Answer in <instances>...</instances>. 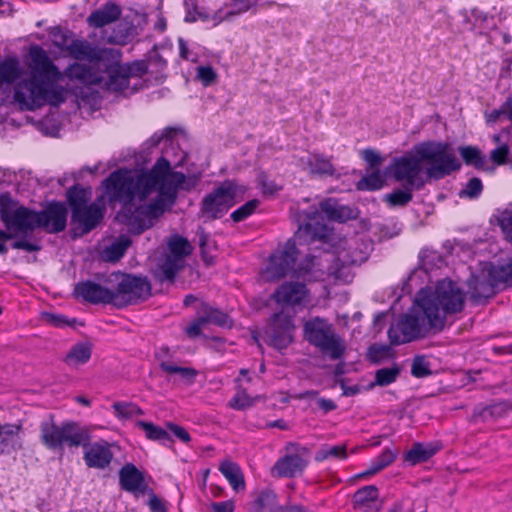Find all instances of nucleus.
Returning <instances> with one entry per match:
<instances>
[{
	"label": "nucleus",
	"mask_w": 512,
	"mask_h": 512,
	"mask_svg": "<svg viewBox=\"0 0 512 512\" xmlns=\"http://www.w3.org/2000/svg\"><path fill=\"white\" fill-rule=\"evenodd\" d=\"M429 162L426 174L433 179H441L461 168V163L450 152V144L440 141H423L413 146L412 153L393 158L388 167L397 182H405L415 190H421L425 181L421 177L422 163Z\"/></svg>",
	"instance_id": "obj_1"
},
{
	"label": "nucleus",
	"mask_w": 512,
	"mask_h": 512,
	"mask_svg": "<svg viewBox=\"0 0 512 512\" xmlns=\"http://www.w3.org/2000/svg\"><path fill=\"white\" fill-rule=\"evenodd\" d=\"M170 168L171 163L165 157H160L145 172L133 173L128 169L113 171L103 181V186L110 202H119L122 206L131 204L136 198L143 202L156 191L157 184Z\"/></svg>",
	"instance_id": "obj_2"
},
{
	"label": "nucleus",
	"mask_w": 512,
	"mask_h": 512,
	"mask_svg": "<svg viewBox=\"0 0 512 512\" xmlns=\"http://www.w3.org/2000/svg\"><path fill=\"white\" fill-rule=\"evenodd\" d=\"M464 303L465 293L450 279L439 281L434 288L421 289L415 297V304L427 319L429 328L436 331H442L446 316L461 312Z\"/></svg>",
	"instance_id": "obj_3"
},
{
	"label": "nucleus",
	"mask_w": 512,
	"mask_h": 512,
	"mask_svg": "<svg viewBox=\"0 0 512 512\" xmlns=\"http://www.w3.org/2000/svg\"><path fill=\"white\" fill-rule=\"evenodd\" d=\"M40 441L49 450L62 451L69 448L87 447L91 441V430L75 421L57 424L54 416L40 424Z\"/></svg>",
	"instance_id": "obj_4"
},
{
	"label": "nucleus",
	"mask_w": 512,
	"mask_h": 512,
	"mask_svg": "<svg viewBox=\"0 0 512 512\" xmlns=\"http://www.w3.org/2000/svg\"><path fill=\"white\" fill-rule=\"evenodd\" d=\"M57 81L30 76L18 82L14 88V99L28 110H34L49 103L59 106L66 101V90L56 85Z\"/></svg>",
	"instance_id": "obj_5"
},
{
	"label": "nucleus",
	"mask_w": 512,
	"mask_h": 512,
	"mask_svg": "<svg viewBox=\"0 0 512 512\" xmlns=\"http://www.w3.org/2000/svg\"><path fill=\"white\" fill-rule=\"evenodd\" d=\"M193 252V246L187 238L178 234L171 235L167 240V253L153 272L155 279L161 283H174L176 275L186 266V257Z\"/></svg>",
	"instance_id": "obj_6"
},
{
	"label": "nucleus",
	"mask_w": 512,
	"mask_h": 512,
	"mask_svg": "<svg viewBox=\"0 0 512 512\" xmlns=\"http://www.w3.org/2000/svg\"><path fill=\"white\" fill-rule=\"evenodd\" d=\"M304 338L332 360L343 357L346 346L326 319L314 317L304 324Z\"/></svg>",
	"instance_id": "obj_7"
},
{
	"label": "nucleus",
	"mask_w": 512,
	"mask_h": 512,
	"mask_svg": "<svg viewBox=\"0 0 512 512\" xmlns=\"http://www.w3.org/2000/svg\"><path fill=\"white\" fill-rule=\"evenodd\" d=\"M0 219L13 238L38 228L37 211L18 205L9 194L0 196Z\"/></svg>",
	"instance_id": "obj_8"
},
{
	"label": "nucleus",
	"mask_w": 512,
	"mask_h": 512,
	"mask_svg": "<svg viewBox=\"0 0 512 512\" xmlns=\"http://www.w3.org/2000/svg\"><path fill=\"white\" fill-rule=\"evenodd\" d=\"M184 181L185 175L182 172L172 171L170 168L169 172L164 174L163 179L157 184L158 196L150 203L140 205L142 214L146 221L151 223V227L175 203L177 190Z\"/></svg>",
	"instance_id": "obj_9"
},
{
	"label": "nucleus",
	"mask_w": 512,
	"mask_h": 512,
	"mask_svg": "<svg viewBox=\"0 0 512 512\" xmlns=\"http://www.w3.org/2000/svg\"><path fill=\"white\" fill-rule=\"evenodd\" d=\"M428 330L427 319L414 303L409 312L400 315L390 326L387 334L390 344L395 346L424 337Z\"/></svg>",
	"instance_id": "obj_10"
},
{
	"label": "nucleus",
	"mask_w": 512,
	"mask_h": 512,
	"mask_svg": "<svg viewBox=\"0 0 512 512\" xmlns=\"http://www.w3.org/2000/svg\"><path fill=\"white\" fill-rule=\"evenodd\" d=\"M237 193L238 185L235 181H223L203 197L200 203V216L207 220L222 218L236 204Z\"/></svg>",
	"instance_id": "obj_11"
},
{
	"label": "nucleus",
	"mask_w": 512,
	"mask_h": 512,
	"mask_svg": "<svg viewBox=\"0 0 512 512\" xmlns=\"http://www.w3.org/2000/svg\"><path fill=\"white\" fill-rule=\"evenodd\" d=\"M112 294L113 305L124 308L147 300L151 295V285L146 277L124 274Z\"/></svg>",
	"instance_id": "obj_12"
},
{
	"label": "nucleus",
	"mask_w": 512,
	"mask_h": 512,
	"mask_svg": "<svg viewBox=\"0 0 512 512\" xmlns=\"http://www.w3.org/2000/svg\"><path fill=\"white\" fill-rule=\"evenodd\" d=\"M105 207L96 201L85 205L71 213V237L73 239L82 237L95 229L104 218Z\"/></svg>",
	"instance_id": "obj_13"
},
{
	"label": "nucleus",
	"mask_w": 512,
	"mask_h": 512,
	"mask_svg": "<svg viewBox=\"0 0 512 512\" xmlns=\"http://www.w3.org/2000/svg\"><path fill=\"white\" fill-rule=\"evenodd\" d=\"M295 241L289 239L282 250L270 255L269 265L265 274L268 281H276L285 277L293 268L298 257Z\"/></svg>",
	"instance_id": "obj_14"
},
{
	"label": "nucleus",
	"mask_w": 512,
	"mask_h": 512,
	"mask_svg": "<svg viewBox=\"0 0 512 512\" xmlns=\"http://www.w3.org/2000/svg\"><path fill=\"white\" fill-rule=\"evenodd\" d=\"M293 317L283 310L272 315L265 331L269 344L278 350L287 348L293 341Z\"/></svg>",
	"instance_id": "obj_15"
},
{
	"label": "nucleus",
	"mask_w": 512,
	"mask_h": 512,
	"mask_svg": "<svg viewBox=\"0 0 512 512\" xmlns=\"http://www.w3.org/2000/svg\"><path fill=\"white\" fill-rule=\"evenodd\" d=\"M307 222L301 224L295 234L296 238L305 244H312L315 241L326 243L331 235L329 227L320 221L321 215L314 210L306 215Z\"/></svg>",
	"instance_id": "obj_16"
},
{
	"label": "nucleus",
	"mask_w": 512,
	"mask_h": 512,
	"mask_svg": "<svg viewBox=\"0 0 512 512\" xmlns=\"http://www.w3.org/2000/svg\"><path fill=\"white\" fill-rule=\"evenodd\" d=\"M67 208L61 202H52L45 209L37 212L38 228L50 234L65 230L67 225Z\"/></svg>",
	"instance_id": "obj_17"
},
{
	"label": "nucleus",
	"mask_w": 512,
	"mask_h": 512,
	"mask_svg": "<svg viewBox=\"0 0 512 512\" xmlns=\"http://www.w3.org/2000/svg\"><path fill=\"white\" fill-rule=\"evenodd\" d=\"M468 299L473 305H483L496 294L495 282L490 280L488 273L472 274L467 280Z\"/></svg>",
	"instance_id": "obj_18"
},
{
	"label": "nucleus",
	"mask_w": 512,
	"mask_h": 512,
	"mask_svg": "<svg viewBox=\"0 0 512 512\" xmlns=\"http://www.w3.org/2000/svg\"><path fill=\"white\" fill-rule=\"evenodd\" d=\"M119 484L122 490L133 494H152V488L145 481L141 472L133 463H126L119 471Z\"/></svg>",
	"instance_id": "obj_19"
},
{
	"label": "nucleus",
	"mask_w": 512,
	"mask_h": 512,
	"mask_svg": "<svg viewBox=\"0 0 512 512\" xmlns=\"http://www.w3.org/2000/svg\"><path fill=\"white\" fill-rule=\"evenodd\" d=\"M30 57L32 61V77L44 78L58 81L61 73L57 66L49 58L47 52L40 46L35 45L30 49Z\"/></svg>",
	"instance_id": "obj_20"
},
{
	"label": "nucleus",
	"mask_w": 512,
	"mask_h": 512,
	"mask_svg": "<svg viewBox=\"0 0 512 512\" xmlns=\"http://www.w3.org/2000/svg\"><path fill=\"white\" fill-rule=\"evenodd\" d=\"M276 303L284 306H298L308 301V290L304 283L284 282L273 293Z\"/></svg>",
	"instance_id": "obj_21"
},
{
	"label": "nucleus",
	"mask_w": 512,
	"mask_h": 512,
	"mask_svg": "<svg viewBox=\"0 0 512 512\" xmlns=\"http://www.w3.org/2000/svg\"><path fill=\"white\" fill-rule=\"evenodd\" d=\"M116 220L125 225L132 234L139 235L151 228V223L146 221L142 214L141 206H135L134 202L122 206L116 214Z\"/></svg>",
	"instance_id": "obj_22"
},
{
	"label": "nucleus",
	"mask_w": 512,
	"mask_h": 512,
	"mask_svg": "<svg viewBox=\"0 0 512 512\" xmlns=\"http://www.w3.org/2000/svg\"><path fill=\"white\" fill-rule=\"evenodd\" d=\"M74 293L92 304H113L112 290L90 280L76 284Z\"/></svg>",
	"instance_id": "obj_23"
},
{
	"label": "nucleus",
	"mask_w": 512,
	"mask_h": 512,
	"mask_svg": "<svg viewBox=\"0 0 512 512\" xmlns=\"http://www.w3.org/2000/svg\"><path fill=\"white\" fill-rule=\"evenodd\" d=\"M84 461L90 468L105 469L113 459V453L106 441L95 442L84 447Z\"/></svg>",
	"instance_id": "obj_24"
},
{
	"label": "nucleus",
	"mask_w": 512,
	"mask_h": 512,
	"mask_svg": "<svg viewBox=\"0 0 512 512\" xmlns=\"http://www.w3.org/2000/svg\"><path fill=\"white\" fill-rule=\"evenodd\" d=\"M308 462L298 454H289L277 460L272 474L277 477L293 478L303 472Z\"/></svg>",
	"instance_id": "obj_25"
},
{
	"label": "nucleus",
	"mask_w": 512,
	"mask_h": 512,
	"mask_svg": "<svg viewBox=\"0 0 512 512\" xmlns=\"http://www.w3.org/2000/svg\"><path fill=\"white\" fill-rule=\"evenodd\" d=\"M379 491L375 485H367L359 488L353 495V508L361 512H379Z\"/></svg>",
	"instance_id": "obj_26"
},
{
	"label": "nucleus",
	"mask_w": 512,
	"mask_h": 512,
	"mask_svg": "<svg viewBox=\"0 0 512 512\" xmlns=\"http://www.w3.org/2000/svg\"><path fill=\"white\" fill-rule=\"evenodd\" d=\"M121 16V8L115 2L109 1L100 8L92 11L87 17V24L91 28H102L114 23Z\"/></svg>",
	"instance_id": "obj_27"
},
{
	"label": "nucleus",
	"mask_w": 512,
	"mask_h": 512,
	"mask_svg": "<svg viewBox=\"0 0 512 512\" xmlns=\"http://www.w3.org/2000/svg\"><path fill=\"white\" fill-rule=\"evenodd\" d=\"M512 410V403L509 401L494 402L489 405H477L474 407L471 421L474 423L487 422L505 416Z\"/></svg>",
	"instance_id": "obj_28"
},
{
	"label": "nucleus",
	"mask_w": 512,
	"mask_h": 512,
	"mask_svg": "<svg viewBox=\"0 0 512 512\" xmlns=\"http://www.w3.org/2000/svg\"><path fill=\"white\" fill-rule=\"evenodd\" d=\"M107 77H99L102 79L103 87L109 91L121 92L130 85V80L124 72L121 63H112L106 69Z\"/></svg>",
	"instance_id": "obj_29"
},
{
	"label": "nucleus",
	"mask_w": 512,
	"mask_h": 512,
	"mask_svg": "<svg viewBox=\"0 0 512 512\" xmlns=\"http://www.w3.org/2000/svg\"><path fill=\"white\" fill-rule=\"evenodd\" d=\"M320 209L328 219L334 221L345 222L357 217L354 209L349 206L341 205L332 198L321 201Z\"/></svg>",
	"instance_id": "obj_30"
},
{
	"label": "nucleus",
	"mask_w": 512,
	"mask_h": 512,
	"mask_svg": "<svg viewBox=\"0 0 512 512\" xmlns=\"http://www.w3.org/2000/svg\"><path fill=\"white\" fill-rule=\"evenodd\" d=\"M21 431V424L0 423V454H9L16 450Z\"/></svg>",
	"instance_id": "obj_31"
},
{
	"label": "nucleus",
	"mask_w": 512,
	"mask_h": 512,
	"mask_svg": "<svg viewBox=\"0 0 512 512\" xmlns=\"http://www.w3.org/2000/svg\"><path fill=\"white\" fill-rule=\"evenodd\" d=\"M278 506V497L270 489H264L254 495L249 505V512H274Z\"/></svg>",
	"instance_id": "obj_32"
},
{
	"label": "nucleus",
	"mask_w": 512,
	"mask_h": 512,
	"mask_svg": "<svg viewBox=\"0 0 512 512\" xmlns=\"http://www.w3.org/2000/svg\"><path fill=\"white\" fill-rule=\"evenodd\" d=\"M92 355V347L90 343L80 342L73 345L63 361L70 367H78L87 363Z\"/></svg>",
	"instance_id": "obj_33"
},
{
	"label": "nucleus",
	"mask_w": 512,
	"mask_h": 512,
	"mask_svg": "<svg viewBox=\"0 0 512 512\" xmlns=\"http://www.w3.org/2000/svg\"><path fill=\"white\" fill-rule=\"evenodd\" d=\"M137 35V28L132 22L121 21L108 37V42L116 45H126L133 41Z\"/></svg>",
	"instance_id": "obj_34"
},
{
	"label": "nucleus",
	"mask_w": 512,
	"mask_h": 512,
	"mask_svg": "<svg viewBox=\"0 0 512 512\" xmlns=\"http://www.w3.org/2000/svg\"><path fill=\"white\" fill-rule=\"evenodd\" d=\"M220 472L228 480L234 491L238 492L245 489V480L238 464L226 460L220 464Z\"/></svg>",
	"instance_id": "obj_35"
},
{
	"label": "nucleus",
	"mask_w": 512,
	"mask_h": 512,
	"mask_svg": "<svg viewBox=\"0 0 512 512\" xmlns=\"http://www.w3.org/2000/svg\"><path fill=\"white\" fill-rule=\"evenodd\" d=\"M486 271L496 287L501 284L512 285V258L502 264L490 263Z\"/></svg>",
	"instance_id": "obj_36"
},
{
	"label": "nucleus",
	"mask_w": 512,
	"mask_h": 512,
	"mask_svg": "<svg viewBox=\"0 0 512 512\" xmlns=\"http://www.w3.org/2000/svg\"><path fill=\"white\" fill-rule=\"evenodd\" d=\"M66 75L69 79H76L84 84H100V79L91 69V67L74 63L66 69Z\"/></svg>",
	"instance_id": "obj_37"
},
{
	"label": "nucleus",
	"mask_w": 512,
	"mask_h": 512,
	"mask_svg": "<svg viewBox=\"0 0 512 512\" xmlns=\"http://www.w3.org/2000/svg\"><path fill=\"white\" fill-rule=\"evenodd\" d=\"M67 53L77 60H94L98 59V53L92 45L86 40L73 39L70 41Z\"/></svg>",
	"instance_id": "obj_38"
},
{
	"label": "nucleus",
	"mask_w": 512,
	"mask_h": 512,
	"mask_svg": "<svg viewBox=\"0 0 512 512\" xmlns=\"http://www.w3.org/2000/svg\"><path fill=\"white\" fill-rule=\"evenodd\" d=\"M438 449L431 445H424L422 443H415L412 448L407 452L405 460L412 465H416L427 461L436 454Z\"/></svg>",
	"instance_id": "obj_39"
},
{
	"label": "nucleus",
	"mask_w": 512,
	"mask_h": 512,
	"mask_svg": "<svg viewBox=\"0 0 512 512\" xmlns=\"http://www.w3.org/2000/svg\"><path fill=\"white\" fill-rule=\"evenodd\" d=\"M136 426L144 430L146 437L150 440L159 441L165 446H169L173 442L165 429L151 422L139 420L136 422Z\"/></svg>",
	"instance_id": "obj_40"
},
{
	"label": "nucleus",
	"mask_w": 512,
	"mask_h": 512,
	"mask_svg": "<svg viewBox=\"0 0 512 512\" xmlns=\"http://www.w3.org/2000/svg\"><path fill=\"white\" fill-rule=\"evenodd\" d=\"M385 184V177L379 169L366 173L357 183L356 188L359 191H376Z\"/></svg>",
	"instance_id": "obj_41"
},
{
	"label": "nucleus",
	"mask_w": 512,
	"mask_h": 512,
	"mask_svg": "<svg viewBox=\"0 0 512 512\" xmlns=\"http://www.w3.org/2000/svg\"><path fill=\"white\" fill-rule=\"evenodd\" d=\"M308 166L311 174L321 176H333L335 168L329 159L320 154H313L308 160Z\"/></svg>",
	"instance_id": "obj_42"
},
{
	"label": "nucleus",
	"mask_w": 512,
	"mask_h": 512,
	"mask_svg": "<svg viewBox=\"0 0 512 512\" xmlns=\"http://www.w3.org/2000/svg\"><path fill=\"white\" fill-rule=\"evenodd\" d=\"M131 245V240L126 236L119 237L110 246L106 247L103 253L106 261L115 262L121 259L127 248Z\"/></svg>",
	"instance_id": "obj_43"
},
{
	"label": "nucleus",
	"mask_w": 512,
	"mask_h": 512,
	"mask_svg": "<svg viewBox=\"0 0 512 512\" xmlns=\"http://www.w3.org/2000/svg\"><path fill=\"white\" fill-rule=\"evenodd\" d=\"M413 190L415 187L405 184L403 189H395L387 194L385 200L392 207L406 206L413 199Z\"/></svg>",
	"instance_id": "obj_44"
},
{
	"label": "nucleus",
	"mask_w": 512,
	"mask_h": 512,
	"mask_svg": "<svg viewBox=\"0 0 512 512\" xmlns=\"http://www.w3.org/2000/svg\"><path fill=\"white\" fill-rule=\"evenodd\" d=\"M459 153L466 165L474 166L476 169H483L486 163L485 156L474 146L459 147Z\"/></svg>",
	"instance_id": "obj_45"
},
{
	"label": "nucleus",
	"mask_w": 512,
	"mask_h": 512,
	"mask_svg": "<svg viewBox=\"0 0 512 512\" xmlns=\"http://www.w3.org/2000/svg\"><path fill=\"white\" fill-rule=\"evenodd\" d=\"M19 76L20 69L16 59H6L0 63V84H12Z\"/></svg>",
	"instance_id": "obj_46"
},
{
	"label": "nucleus",
	"mask_w": 512,
	"mask_h": 512,
	"mask_svg": "<svg viewBox=\"0 0 512 512\" xmlns=\"http://www.w3.org/2000/svg\"><path fill=\"white\" fill-rule=\"evenodd\" d=\"M318 258L314 255H307L305 260L293 270V277L310 279V275L316 271H322Z\"/></svg>",
	"instance_id": "obj_47"
},
{
	"label": "nucleus",
	"mask_w": 512,
	"mask_h": 512,
	"mask_svg": "<svg viewBox=\"0 0 512 512\" xmlns=\"http://www.w3.org/2000/svg\"><path fill=\"white\" fill-rule=\"evenodd\" d=\"M160 369L170 375H179L188 384H192L198 374L194 368L181 367L164 361L160 363Z\"/></svg>",
	"instance_id": "obj_48"
},
{
	"label": "nucleus",
	"mask_w": 512,
	"mask_h": 512,
	"mask_svg": "<svg viewBox=\"0 0 512 512\" xmlns=\"http://www.w3.org/2000/svg\"><path fill=\"white\" fill-rule=\"evenodd\" d=\"M348 457L346 445H323L315 454V461L321 462L328 458L346 459Z\"/></svg>",
	"instance_id": "obj_49"
},
{
	"label": "nucleus",
	"mask_w": 512,
	"mask_h": 512,
	"mask_svg": "<svg viewBox=\"0 0 512 512\" xmlns=\"http://www.w3.org/2000/svg\"><path fill=\"white\" fill-rule=\"evenodd\" d=\"M202 321L205 322V324L213 323L220 327H230L231 321L229 319V316L222 312L219 309L209 307L207 306L204 309V314L201 316Z\"/></svg>",
	"instance_id": "obj_50"
},
{
	"label": "nucleus",
	"mask_w": 512,
	"mask_h": 512,
	"mask_svg": "<svg viewBox=\"0 0 512 512\" xmlns=\"http://www.w3.org/2000/svg\"><path fill=\"white\" fill-rule=\"evenodd\" d=\"M393 355V350L389 345L372 344L367 351V359L374 364H380Z\"/></svg>",
	"instance_id": "obj_51"
},
{
	"label": "nucleus",
	"mask_w": 512,
	"mask_h": 512,
	"mask_svg": "<svg viewBox=\"0 0 512 512\" xmlns=\"http://www.w3.org/2000/svg\"><path fill=\"white\" fill-rule=\"evenodd\" d=\"M112 408L120 419H130L134 416L143 415L144 411L132 402H114Z\"/></svg>",
	"instance_id": "obj_52"
},
{
	"label": "nucleus",
	"mask_w": 512,
	"mask_h": 512,
	"mask_svg": "<svg viewBox=\"0 0 512 512\" xmlns=\"http://www.w3.org/2000/svg\"><path fill=\"white\" fill-rule=\"evenodd\" d=\"M400 371V368L396 364L390 368L379 369L375 373L374 384L382 387L388 386L396 381Z\"/></svg>",
	"instance_id": "obj_53"
},
{
	"label": "nucleus",
	"mask_w": 512,
	"mask_h": 512,
	"mask_svg": "<svg viewBox=\"0 0 512 512\" xmlns=\"http://www.w3.org/2000/svg\"><path fill=\"white\" fill-rule=\"evenodd\" d=\"M67 200L71 208V213L87 205L88 202L85 190L78 185H74L67 191Z\"/></svg>",
	"instance_id": "obj_54"
},
{
	"label": "nucleus",
	"mask_w": 512,
	"mask_h": 512,
	"mask_svg": "<svg viewBox=\"0 0 512 512\" xmlns=\"http://www.w3.org/2000/svg\"><path fill=\"white\" fill-rule=\"evenodd\" d=\"M259 204L260 201L257 199H252L246 202L245 204H243L238 209L232 212L231 219L234 222H241L245 220L247 217L254 213Z\"/></svg>",
	"instance_id": "obj_55"
},
{
	"label": "nucleus",
	"mask_w": 512,
	"mask_h": 512,
	"mask_svg": "<svg viewBox=\"0 0 512 512\" xmlns=\"http://www.w3.org/2000/svg\"><path fill=\"white\" fill-rule=\"evenodd\" d=\"M483 191V185L480 178L474 177L470 179L465 188L459 192L460 198H477Z\"/></svg>",
	"instance_id": "obj_56"
},
{
	"label": "nucleus",
	"mask_w": 512,
	"mask_h": 512,
	"mask_svg": "<svg viewBox=\"0 0 512 512\" xmlns=\"http://www.w3.org/2000/svg\"><path fill=\"white\" fill-rule=\"evenodd\" d=\"M54 45L60 50L67 52L70 41H73V33L69 30L55 29L52 32Z\"/></svg>",
	"instance_id": "obj_57"
},
{
	"label": "nucleus",
	"mask_w": 512,
	"mask_h": 512,
	"mask_svg": "<svg viewBox=\"0 0 512 512\" xmlns=\"http://www.w3.org/2000/svg\"><path fill=\"white\" fill-rule=\"evenodd\" d=\"M122 68L129 80L131 77H142L148 72V64L143 60L122 64Z\"/></svg>",
	"instance_id": "obj_58"
},
{
	"label": "nucleus",
	"mask_w": 512,
	"mask_h": 512,
	"mask_svg": "<svg viewBox=\"0 0 512 512\" xmlns=\"http://www.w3.org/2000/svg\"><path fill=\"white\" fill-rule=\"evenodd\" d=\"M432 371L424 357L417 356L414 358L411 366V374L416 378H423L431 375Z\"/></svg>",
	"instance_id": "obj_59"
},
{
	"label": "nucleus",
	"mask_w": 512,
	"mask_h": 512,
	"mask_svg": "<svg viewBox=\"0 0 512 512\" xmlns=\"http://www.w3.org/2000/svg\"><path fill=\"white\" fill-rule=\"evenodd\" d=\"M176 133V129L167 127L160 132L154 133L147 141L146 145L148 148H154L159 145L163 139H171Z\"/></svg>",
	"instance_id": "obj_60"
},
{
	"label": "nucleus",
	"mask_w": 512,
	"mask_h": 512,
	"mask_svg": "<svg viewBox=\"0 0 512 512\" xmlns=\"http://www.w3.org/2000/svg\"><path fill=\"white\" fill-rule=\"evenodd\" d=\"M363 159L368 163L371 170L379 169L383 162V157L373 149H365L362 152Z\"/></svg>",
	"instance_id": "obj_61"
},
{
	"label": "nucleus",
	"mask_w": 512,
	"mask_h": 512,
	"mask_svg": "<svg viewBox=\"0 0 512 512\" xmlns=\"http://www.w3.org/2000/svg\"><path fill=\"white\" fill-rule=\"evenodd\" d=\"M197 77L205 86L215 82L217 74L211 66H200L197 68Z\"/></svg>",
	"instance_id": "obj_62"
},
{
	"label": "nucleus",
	"mask_w": 512,
	"mask_h": 512,
	"mask_svg": "<svg viewBox=\"0 0 512 512\" xmlns=\"http://www.w3.org/2000/svg\"><path fill=\"white\" fill-rule=\"evenodd\" d=\"M508 154V147L506 145H503L493 149L490 153V158L494 163L502 165L506 163Z\"/></svg>",
	"instance_id": "obj_63"
},
{
	"label": "nucleus",
	"mask_w": 512,
	"mask_h": 512,
	"mask_svg": "<svg viewBox=\"0 0 512 512\" xmlns=\"http://www.w3.org/2000/svg\"><path fill=\"white\" fill-rule=\"evenodd\" d=\"M166 426L169 431L180 441L188 443L191 440L189 433L183 427L172 422H168Z\"/></svg>",
	"instance_id": "obj_64"
}]
</instances>
